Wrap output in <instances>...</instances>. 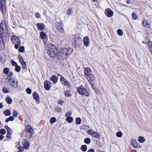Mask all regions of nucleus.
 Segmentation results:
<instances>
[{
  "label": "nucleus",
  "mask_w": 152,
  "mask_h": 152,
  "mask_svg": "<svg viewBox=\"0 0 152 152\" xmlns=\"http://www.w3.org/2000/svg\"><path fill=\"white\" fill-rule=\"evenodd\" d=\"M6 24L1 23L0 25V31L1 34L5 33L7 30Z\"/></svg>",
  "instance_id": "obj_6"
},
{
  "label": "nucleus",
  "mask_w": 152,
  "mask_h": 152,
  "mask_svg": "<svg viewBox=\"0 0 152 152\" xmlns=\"http://www.w3.org/2000/svg\"><path fill=\"white\" fill-rule=\"evenodd\" d=\"M7 133L12 134V130L11 129H8L7 130Z\"/></svg>",
  "instance_id": "obj_58"
},
{
  "label": "nucleus",
  "mask_w": 152,
  "mask_h": 152,
  "mask_svg": "<svg viewBox=\"0 0 152 152\" xmlns=\"http://www.w3.org/2000/svg\"><path fill=\"white\" fill-rule=\"evenodd\" d=\"M46 52L48 55L51 57H55L58 53L57 49L51 44H49L47 46Z\"/></svg>",
  "instance_id": "obj_2"
},
{
  "label": "nucleus",
  "mask_w": 152,
  "mask_h": 152,
  "mask_svg": "<svg viewBox=\"0 0 152 152\" xmlns=\"http://www.w3.org/2000/svg\"><path fill=\"white\" fill-rule=\"evenodd\" d=\"M9 72V70L7 68H5L3 69V72L5 74H8Z\"/></svg>",
  "instance_id": "obj_37"
},
{
  "label": "nucleus",
  "mask_w": 152,
  "mask_h": 152,
  "mask_svg": "<svg viewBox=\"0 0 152 152\" xmlns=\"http://www.w3.org/2000/svg\"><path fill=\"white\" fill-rule=\"evenodd\" d=\"M30 133H31V134H30V135H29V137L30 138H31L32 137V136L33 135V132H31Z\"/></svg>",
  "instance_id": "obj_64"
},
{
  "label": "nucleus",
  "mask_w": 152,
  "mask_h": 152,
  "mask_svg": "<svg viewBox=\"0 0 152 152\" xmlns=\"http://www.w3.org/2000/svg\"><path fill=\"white\" fill-rule=\"evenodd\" d=\"M20 43H17V44L15 43L14 44H15V48L16 49H18L19 46L20 45Z\"/></svg>",
  "instance_id": "obj_49"
},
{
  "label": "nucleus",
  "mask_w": 152,
  "mask_h": 152,
  "mask_svg": "<svg viewBox=\"0 0 152 152\" xmlns=\"http://www.w3.org/2000/svg\"><path fill=\"white\" fill-rule=\"evenodd\" d=\"M14 118L13 116H10L9 118H7L5 120V122H8L10 121H12L14 119Z\"/></svg>",
  "instance_id": "obj_27"
},
{
  "label": "nucleus",
  "mask_w": 152,
  "mask_h": 152,
  "mask_svg": "<svg viewBox=\"0 0 152 152\" xmlns=\"http://www.w3.org/2000/svg\"><path fill=\"white\" fill-rule=\"evenodd\" d=\"M6 133V131L4 129H0V133L2 134H5Z\"/></svg>",
  "instance_id": "obj_43"
},
{
  "label": "nucleus",
  "mask_w": 152,
  "mask_h": 152,
  "mask_svg": "<svg viewBox=\"0 0 152 152\" xmlns=\"http://www.w3.org/2000/svg\"><path fill=\"white\" fill-rule=\"evenodd\" d=\"M93 132H94V131H93L91 129H89L88 131L87 132L88 134L92 135L93 134Z\"/></svg>",
  "instance_id": "obj_52"
},
{
  "label": "nucleus",
  "mask_w": 152,
  "mask_h": 152,
  "mask_svg": "<svg viewBox=\"0 0 152 152\" xmlns=\"http://www.w3.org/2000/svg\"><path fill=\"white\" fill-rule=\"evenodd\" d=\"M40 36L42 39H44L46 37V34L43 31L41 32L40 33Z\"/></svg>",
  "instance_id": "obj_23"
},
{
  "label": "nucleus",
  "mask_w": 152,
  "mask_h": 152,
  "mask_svg": "<svg viewBox=\"0 0 152 152\" xmlns=\"http://www.w3.org/2000/svg\"><path fill=\"white\" fill-rule=\"evenodd\" d=\"M122 133L121 131H119L117 132L116 133V136L117 137H121L122 136Z\"/></svg>",
  "instance_id": "obj_44"
},
{
  "label": "nucleus",
  "mask_w": 152,
  "mask_h": 152,
  "mask_svg": "<svg viewBox=\"0 0 152 152\" xmlns=\"http://www.w3.org/2000/svg\"><path fill=\"white\" fill-rule=\"evenodd\" d=\"M11 39L12 42L14 44L20 43V39L16 36L12 35Z\"/></svg>",
  "instance_id": "obj_7"
},
{
  "label": "nucleus",
  "mask_w": 152,
  "mask_h": 152,
  "mask_svg": "<svg viewBox=\"0 0 152 152\" xmlns=\"http://www.w3.org/2000/svg\"><path fill=\"white\" fill-rule=\"evenodd\" d=\"M81 121V119L80 118H77L76 119V124H80Z\"/></svg>",
  "instance_id": "obj_35"
},
{
  "label": "nucleus",
  "mask_w": 152,
  "mask_h": 152,
  "mask_svg": "<svg viewBox=\"0 0 152 152\" xmlns=\"http://www.w3.org/2000/svg\"><path fill=\"white\" fill-rule=\"evenodd\" d=\"M105 13L107 16L108 17H112L113 14V11L110 9H106Z\"/></svg>",
  "instance_id": "obj_10"
},
{
  "label": "nucleus",
  "mask_w": 152,
  "mask_h": 152,
  "mask_svg": "<svg viewBox=\"0 0 152 152\" xmlns=\"http://www.w3.org/2000/svg\"><path fill=\"white\" fill-rule=\"evenodd\" d=\"M4 114L6 116H8L10 115V112L9 110H7L5 111L4 112Z\"/></svg>",
  "instance_id": "obj_38"
},
{
  "label": "nucleus",
  "mask_w": 152,
  "mask_h": 152,
  "mask_svg": "<svg viewBox=\"0 0 152 152\" xmlns=\"http://www.w3.org/2000/svg\"><path fill=\"white\" fill-rule=\"evenodd\" d=\"M11 135V134L7 133V134L6 135L7 137V138H10Z\"/></svg>",
  "instance_id": "obj_61"
},
{
  "label": "nucleus",
  "mask_w": 152,
  "mask_h": 152,
  "mask_svg": "<svg viewBox=\"0 0 152 152\" xmlns=\"http://www.w3.org/2000/svg\"><path fill=\"white\" fill-rule=\"evenodd\" d=\"M22 65L24 69L26 68L27 65L26 63H23Z\"/></svg>",
  "instance_id": "obj_57"
},
{
  "label": "nucleus",
  "mask_w": 152,
  "mask_h": 152,
  "mask_svg": "<svg viewBox=\"0 0 152 152\" xmlns=\"http://www.w3.org/2000/svg\"><path fill=\"white\" fill-rule=\"evenodd\" d=\"M91 142V139L89 138H86L84 140V142L87 144H89Z\"/></svg>",
  "instance_id": "obj_29"
},
{
  "label": "nucleus",
  "mask_w": 152,
  "mask_h": 152,
  "mask_svg": "<svg viewBox=\"0 0 152 152\" xmlns=\"http://www.w3.org/2000/svg\"><path fill=\"white\" fill-rule=\"evenodd\" d=\"M118 34L120 36H122L123 34L122 31L120 29H118L117 31Z\"/></svg>",
  "instance_id": "obj_40"
},
{
  "label": "nucleus",
  "mask_w": 152,
  "mask_h": 152,
  "mask_svg": "<svg viewBox=\"0 0 152 152\" xmlns=\"http://www.w3.org/2000/svg\"><path fill=\"white\" fill-rule=\"evenodd\" d=\"M56 118L54 117H52L50 119V123L52 124L56 121Z\"/></svg>",
  "instance_id": "obj_31"
},
{
  "label": "nucleus",
  "mask_w": 152,
  "mask_h": 152,
  "mask_svg": "<svg viewBox=\"0 0 152 152\" xmlns=\"http://www.w3.org/2000/svg\"><path fill=\"white\" fill-rule=\"evenodd\" d=\"M12 66H16L18 65L17 63L16 62H15L13 61H12Z\"/></svg>",
  "instance_id": "obj_55"
},
{
  "label": "nucleus",
  "mask_w": 152,
  "mask_h": 152,
  "mask_svg": "<svg viewBox=\"0 0 152 152\" xmlns=\"http://www.w3.org/2000/svg\"><path fill=\"white\" fill-rule=\"evenodd\" d=\"M24 48L23 46H20L18 50L19 52L22 53L24 52Z\"/></svg>",
  "instance_id": "obj_42"
},
{
  "label": "nucleus",
  "mask_w": 152,
  "mask_h": 152,
  "mask_svg": "<svg viewBox=\"0 0 152 152\" xmlns=\"http://www.w3.org/2000/svg\"><path fill=\"white\" fill-rule=\"evenodd\" d=\"M71 113L70 112H67L66 113L65 115V116L66 117H69V116H71Z\"/></svg>",
  "instance_id": "obj_47"
},
{
  "label": "nucleus",
  "mask_w": 152,
  "mask_h": 152,
  "mask_svg": "<svg viewBox=\"0 0 152 152\" xmlns=\"http://www.w3.org/2000/svg\"><path fill=\"white\" fill-rule=\"evenodd\" d=\"M132 18L133 20H136L137 19V18H138L136 14L135 13L133 12L132 14Z\"/></svg>",
  "instance_id": "obj_32"
},
{
  "label": "nucleus",
  "mask_w": 152,
  "mask_h": 152,
  "mask_svg": "<svg viewBox=\"0 0 152 152\" xmlns=\"http://www.w3.org/2000/svg\"><path fill=\"white\" fill-rule=\"evenodd\" d=\"M33 96L34 98L36 101L39 102V97L37 92H34L33 94Z\"/></svg>",
  "instance_id": "obj_16"
},
{
  "label": "nucleus",
  "mask_w": 152,
  "mask_h": 152,
  "mask_svg": "<svg viewBox=\"0 0 152 152\" xmlns=\"http://www.w3.org/2000/svg\"><path fill=\"white\" fill-rule=\"evenodd\" d=\"M56 28L57 29L61 32H63L64 31V30L63 28L62 23L61 22H58L57 23Z\"/></svg>",
  "instance_id": "obj_11"
},
{
  "label": "nucleus",
  "mask_w": 152,
  "mask_h": 152,
  "mask_svg": "<svg viewBox=\"0 0 152 152\" xmlns=\"http://www.w3.org/2000/svg\"><path fill=\"white\" fill-rule=\"evenodd\" d=\"M18 58L19 59V61L20 62H23V61H24V60L23 58L20 56H18Z\"/></svg>",
  "instance_id": "obj_50"
},
{
  "label": "nucleus",
  "mask_w": 152,
  "mask_h": 152,
  "mask_svg": "<svg viewBox=\"0 0 152 152\" xmlns=\"http://www.w3.org/2000/svg\"><path fill=\"white\" fill-rule=\"evenodd\" d=\"M35 16L37 18H41V15L40 13L38 12H36L35 14Z\"/></svg>",
  "instance_id": "obj_45"
},
{
  "label": "nucleus",
  "mask_w": 152,
  "mask_h": 152,
  "mask_svg": "<svg viewBox=\"0 0 152 152\" xmlns=\"http://www.w3.org/2000/svg\"><path fill=\"white\" fill-rule=\"evenodd\" d=\"M63 85L65 86L66 85L67 87L69 88H71V85L70 84L69 82L67 80H66V81L64 83Z\"/></svg>",
  "instance_id": "obj_33"
},
{
  "label": "nucleus",
  "mask_w": 152,
  "mask_h": 152,
  "mask_svg": "<svg viewBox=\"0 0 152 152\" xmlns=\"http://www.w3.org/2000/svg\"><path fill=\"white\" fill-rule=\"evenodd\" d=\"M60 81L62 84H63L65 83V82L66 80L65 79L64 77L62 76H61V77L60 79Z\"/></svg>",
  "instance_id": "obj_34"
},
{
  "label": "nucleus",
  "mask_w": 152,
  "mask_h": 152,
  "mask_svg": "<svg viewBox=\"0 0 152 152\" xmlns=\"http://www.w3.org/2000/svg\"><path fill=\"white\" fill-rule=\"evenodd\" d=\"M132 145L135 148L138 147V145L136 141L134 140H132L131 141Z\"/></svg>",
  "instance_id": "obj_21"
},
{
  "label": "nucleus",
  "mask_w": 152,
  "mask_h": 152,
  "mask_svg": "<svg viewBox=\"0 0 152 152\" xmlns=\"http://www.w3.org/2000/svg\"><path fill=\"white\" fill-rule=\"evenodd\" d=\"M72 40L73 44L75 47H79L82 44V38L77 35L74 36Z\"/></svg>",
  "instance_id": "obj_3"
},
{
  "label": "nucleus",
  "mask_w": 152,
  "mask_h": 152,
  "mask_svg": "<svg viewBox=\"0 0 152 152\" xmlns=\"http://www.w3.org/2000/svg\"><path fill=\"white\" fill-rule=\"evenodd\" d=\"M87 152H94V150L93 149H91L88 150Z\"/></svg>",
  "instance_id": "obj_60"
},
{
  "label": "nucleus",
  "mask_w": 152,
  "mask_h": 152,
  "mask_svg": "<svg viewBox=\"0 0 152 152\" xmlns=\"http://www.w3.org/2000/svg\"><path fill=\"white\" fill-rule=\"evenodd\" d=\"M92 71L90 68L86 67L84 70V73L86 76L88 77L89 75L91 74Z\"/></svg>",
  "instance_id": "obj_12"
},
{
  "label": "nucleus",
  "mask_w": 152,
  "mask_h": 152,
  "mask_svg": "<svg viewBox=\"0 0 152 152\" xmlns=\"http://www.w3.org/2000/svg\"><path fill=\"white\" fill-rule=\"evenodd\" d=\"M142 25L144 27H146L147 28H149L150 27V25L149 23L147 22L146 21H145L142 22Z\"/></svg>",
  "instance_id": "obj_25"
},
{
  "label": "nucleus",
  "mask_w": 152,
  "mask_h": 152,
  "mask_svg": "<svg viewBox=\"0 0 152 152\" xmlns=\"http://www.w3.org/2000/svg\"><path fill=\"white\" fill-rule=\"evenodd\" d=\"M73 120V118L71 117H68L66 119L67 121L69 123H71Z\"/></svg>",
  "instance_id": "obj_39"
},
{
  "label": "nucleus",
  "mask_w": 152,
  "mask_h": 152,
  "mask_svg": "<svg viewBox=\"0 0 152 152\" xmlns=\"http://www.w3.org/2000/svg\"><path fill=\"white\" fill-rule=\"evenodd\" d=\"M44 87L46 90L48 91L50 90L51 87L50 82L48 80H45L44 82Z\"/></svg>",
  "instance_id": "obj_8"
},
{
  "label": "nucleus",
  "mask_w": 152,
  "mask_h": 152,
  "mask_svg": "<svg viewBox=\"0 0 152 152\" xmlns=\"http://www.w3.org/2000/svg\"><path fill=\"white\" fill-rule=\"evenodd\" d=\"M37 26L38 28V30L40 31L43 30L45 27V25L43 23H37Z\"/></svg>",
  "instance_id": "obj_13"
},
{
  "label": "nucleus",
  "mask_w": 152,
  "mask_h": 152,
  "mask_svg": "<svg viewBox=\"0 0 152 152\" xmlns=\"http://www.w3.org/2000/svg\"><path fill=\"white\" fill-rule=\"evenodd\" d=\"M5 128L7 130V131L8 129H10L7 126H5Z\"/></svg>",
  "instance_id": "obj_63"
},
{
  "label": "nucleus",
  "mask_w": 152,
  "mask_h": 152,
  "mask_svg": "<svg viewBox=\"0 0 152 152\" xmlns=\"http://www.w3.org/2000/svg\"><path fill=\"white\" fill-rule=\"evenodd\" d=\"M87 146L86 145H82L81 147V149L84 152H85L87 150Z\"/></svg>",
  "instance_id": "obj_30"
},
{
  "label": "nucleus",
  "mask_w": 152,
  "mask_h": 152,
  "mask_svg": "<svg viewBox=\"0 0 152 152\" xmlns=\"http://www.w3.org/2000/svg\"><path fill=\"white\" fill-rule=\"evenodd\" d=\"M3 91L4 93H7L9 92L8 89L5 88H3Z\"/></svg>",
  "instance_id": "obj_51"
},
{
  "label": "nucleus",
  "mask_w": 152,
  "mask_h": 152,
  "mask_svg": "<svg viewBox=\"0 0 152 152\" xmlns=\"http://www.w3.org/2000/svg\"><path fill=\"white\" fill-rule=\"evenodd\" d=\"M26 131L27 132L31 133L33 132L32 127L29 125H28L26 126Z\"/></svg>",
  "instance_id": "obj_14"
},
{
  "label": "nucleus",
  "mask_w": 152,
  "mask_h": 152,
  "mask_svg": "<svg viewBox=\"0 0 152 152\" xmlns=\"http://www.w3.org/2000/svg\"><path fill=\"white\" fill-rule=\"evenodd\" d=\"M4 138V136L2 135H0V140H2Z\"/></svg>",
  "instance_id": "obj_62"
},
{
  "label": "nucleus",
  "mask_w": 152,
  "mask_h": 152,
  "mask_svg": "<svg viewBox=\"0 0 152 152\" xmlns=\"http://www.w3.org/2000/svg\"><path fill=\"white\" fill-rule=\"evenodd\" d=\"M23 147H21V146H19V147H18V149H19V150L18 151V152H22V151H23Z\"/></svg>",
  "instance_id": "obj_54"
},
{
  "label": "nucleus",
  "mask_w": 152,
  "mask_h": 152,
  "mask_svg": "<svg viewBox=\"0 0 152 152\" xmlns=\"http://www.w3.org/2000/svg\"><path fill=\"white\" fill-rule=\"evenodd\" d=\"M73 50L70 48H64L58 53V57L59 59L64 60L66 59L72 53Z\"/></svg>",
  "instance_id": "obj_1"
},
{
  "label": "nucleus",
  "mask_w": 152,
  "mask_h": 152,
  "mask_svg": "<svg viewBox=\"0 0 152 152\" xmlns=\"http://www.w3.org/2000/svg\"><path fill=\"white\" fill-rule=\"evenodd\" d=\"M8 82L9 84L14 88L17 87L18 85V80L15 81L13 78L7 79Z\"/></svg>",
  "instance_id": "obj_5"
},
{
  "label": "nucleus",
  "mask_w": 152,
  "mask_h": 152,
  "mask_svg": "<svg viewBox=\"0 0 152 152\" xmlns=\"http://www.w3.org/2000/svg\"><path fill=\"white\" fill-rule=\"evenodd\" d=\"M21 70L20 67L18 65L16 66L15 68V70L18 72H19Z\"/></svg>",
  "instance_id": "obj_36"
},
{
  "label": "nucleus",
  "mask_w": 152,
  "mask_h": 152,
  "mask_svg": "<svg viewBox=\"0 0 152 152\" xmlns=\"http://www.w3.org/2000/svg\"><path fill=\"white\" fill-rule=\"evenodd\" d=\"M84 45L86 47H88L90 45V41L89 37L86 36L83 38Z\"/></svg>",
  "instance_id": "obj_9"
},
{
  "label": "nucleus",
  "mask_w": 152,
  "mask_h": 152,
  "mask_svg": "<svg viewBox=\"0 0 152 152\" xmlns=\"http://www.w3.org/2000/svg\"><path fill=\"white\" fill-rule=\"evenodd\" d=\"M13 75V73L12 72H9L8 78L7 79H9L10 78H12V77Z\"/></svg>",
  "instance_id": "obj_46"
},
{
  "label": "nucleus",
  "mask_w": 152,
  "mask_h": 152,
  "mask_svg": "<svg viewBox=\"0 0 152 152\" xmlns=\"http://www.w3.org/2000/svg\"><path fill=\"white\" fill-rule=\"evenodd\" d=\"M88 81L89 82L90 84L92 86V87L93 88H94L93 87V86H94V84L93 82H92V81Z\"/></svg>",
  "instance_id": "obj_59"
},
{
  "label": "nucleus",
  "mask_w": 152,
  "mask_h": 152,
  "mask_svg": "<svg viewBox=\"0 0 152 152\" xmlns=\"http://www.w3.org/2000/svg\"><path fill=\"white\" fill-rule=\"evenodd\" d=\"M6 102L8 104H11L12 102V98L10 96H7L6 98Z\"/></svg>",
  "instance_id": "obj_20"
},
{
  "label": "nucleus",
  "mask_w": 152,
  "mask_h": 152,
  "mask_svg": "<svg viewBox=\"0 0 152 152\" xmlns=\"http://www.w3.org/2000/svg\"><path fill=\"white\" fill-rule=\"evenodd\" d=\"M51 80L53 81L54 84L56 83L58 81V77L55 75H53L50 78Z\"/></svg>",
  "instance_id": "obj_17"
},
{
  "label": "nucleus",
  "mask_w": 152,
  "mask_h": 152,
  "mask_svg": "<svg viewBox=\"0 0 152 152\" xmlns=\"http://www.w3.org/2000/svg\"><path fill=\"white\" fill-rule=\"evenodd\" d=\"M145 140L143 137L139 136L138 137V141L140 143H143L145 142Z\"/></svg>",
  "instance_id": "obj_28"
},
{
  "label": "nucleus",
  "mask_w": 152,
  "mask_h": 152,
  "mask_svg": "<svg viewBox=\"0 0 152 152\" xmlns=\"http://www.w3.org/2000/svg\"><path fill=\"white\" fill-rule=\"evenodd\" d=\"M67 13L68 16L71 15L72 13V10L71 8H69L67 11Z\"/></svg>",
  "instance_id": "obj_41"
},
{
  "label": "nucleus",
  "mask_w": 152,
  "mask_h": 152,
  "mask_svg": "<svg viewBox=\"0 0 152 152\" xmlns=\"http://www.w3.org/2000/svg\"><path fill=\"white\" fill-rule=\"evenodd\" d=\"M70 92L71 91H65L64 92V95H65V96L67 97L71 96V94L70 93Z\"/></svg>",
  "instance_id": "obj_22"
},
{
  "label": "nucleus",
  "mask_w": 152,
  "mask_h": 152,
  "mask_svg": "<svg viewBox=\"0 0 152 152\" xmlns=\"http://www.w3.org/2000/svg\"><path fill=\"white\" fill-rule=\"evenodd\" d=\"M0 4L1 9V10L3 14H4L5 13V8L3 4V0H0Z\"/></svg>",
  "instance_id": "obj_15"
},
{
  "label": "nucleus",
  "mask_w": 152,
  "mask_h": 152,
  "mask_svg": "<svg viewBox=\"0 0 152 152\" xmlns=\"http://www.w3.org/2000/svg\"><path fill=\"white\" fill-rule=\"evenodd\" d=\"M77 92L80 94L85 95L86 96H89V93L87 90L84 88L82 86L77 88Z\"/></svg>",
  "instance_id": "obj_4"
},
{
  "label": "nucleus",
  "mask_w": 152,
  "mask_h": 152,
  "mask_svg": "<svg viewBox=\"0 0 152 152\" xmlns=\"http://www.w3.org/2000/svg\"><path fill=\"white\" fill-rule=\"evenodd\" d=\"M26 91L27 93L30 94L31 93V90L29 88H28L26 90Z\"/></svg>",
  "instance_id": "obj_48"
},
{
  "label": "nucleus",
  "mask_w": 152,
  "mask_h": 152,
  "mask_svg": "<svg viewBox=\"0 0 152 152\" xmlns=\"http://www.w3.org/2000/svg\"><path fill=\"white\" fill-rule=\"evenodd\" d=\"M89 79L88 81H94L96 79L95 77L92 74L90 75H89L87 77Z\"/></svg>",
  "instance_id": "obj_19"
},
{
  "label": "nucleus",
  "mask_w": 152,
  "mask_h": 152,
  "mask_svg": "<svg viewBox=\"0 0 152 152\" xmlns=\"http://www.w3.org/2000/svg\"><path fill=\"white\" fill-rule=\"evenodd\" d=\"M63 103L64 102L61 100L58 101V103L59 104H60L61 105H62Z\"/></svg>",
  "instance_id": "obj_56"
},
{
  "label": "nucleus",
  "mask_w": 152,
  "mask_h": 152,
  "mask_svg": "<svg viewBox=\"0 0 152 152\" xmlns=\"http://www.w3.org/2000/svg\"><path fill=\"white\" fill-rule=\"evenodd\" d=\"M18 114L17 112H16V110H14L13 111V115L15 117H16L17 116Z\"/></svg>",
  "instance_id": "obj_53"
},
{
  "label": "nucleus",
  "mask_w": 152,
  "mask_h": 152,
  "mask_svg": "<svg viewBox=\"0 0 152 152\" xmlns=\"http://www.w3.org/2000/svg\"><path fill=\"white\" fill-rule=\"evenodd\" d=\"M148 45L149 49L152 53V42L150 40L148 41Z\"/></svg>",
  "instance_id": "obj_26"
},
{
  "label": "nucleus",
  "mask_w": 152,
  "mask_h": 152,
  "mask_svg": "<svg viewBox=\"0 0 152 152\" xmlns=\"http://www.w3.org/2000/svg\"><path fill=\"white\" fill-rule=\"evenodd\" d=\"M29 142L27 141H26L23 144V148L25 149H27L29 148Z\"/></svg>",
  "instance_id": "obj_18"
},
{
  "label": "nucleus",
  "mask_w": 152,
  "mask_h": 152,
  "mask_svg": "<svg viewBox=\"0 0 152 152\" xmlns=\"http://www.w3.org/2000/svg\"><path fill=\"white\" fill-rule=\"evenodd\" d=\"M92 136L94 137L97 138H99L100 137V135L98 133L94 131L93 132Z\"/></svg>",
  "instance_id": "obj_24"
}]
</instances>
